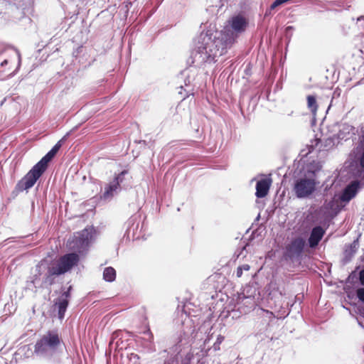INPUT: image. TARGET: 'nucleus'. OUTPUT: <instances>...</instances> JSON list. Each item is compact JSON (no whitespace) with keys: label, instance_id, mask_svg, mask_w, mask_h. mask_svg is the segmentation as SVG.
I'll list each match as a JSON object with an SVG mask.
<instances>
[{"label":"nucleus","instance_id":"f257e3e1","mask_svg":"<svg viewBox=\"0 0 364 364\" xmlns=\"http://www.w3.org/2000/svg\"><path fill=\"white\" fill-rule=\"evenodd\" d=\"M61 147L58 141L16 184V190L22 192L33 187L37 180L48 168V163L53 159Z\"/></svg>","mask_w":364,"mask_h":364},{"label":"nucleus","instance_id":"f03ea898","mask_svg":"<svg viewBox=\"0 0 364 364\" xmlns=\"http://www.w3.org/2000/svg\"><path fill=\"white\" fill-rule=\"evenodd\" d=\"M80 257L77 253H68L61 256L48 268L44 282L48 285L54 283V276H59L69 272L77 264Z\"/></svg>","mask_w":364,"mask_h":364},{"label":"nucleus","instance_id":"7ed1b4c3","mask_svg":"<svg viewBox=\"0 0 364 364\" xmlns=\"http://www.w3.org/2000/svg\"><path fill=\"white\" fill-rule=\"evenodd\" d=\"M63 343V340L57 330H49L36 343L34 351L37 354L53 355Z\"/></svg>","mask_w":364,"mask_h":364},{"label":"nucleus","instance_id":"20e7f679","mask_svg":"<svg viewBox=\"0 0 364 364\" xmlns=\"http://www.w3.org/2000/svg\"><path fill=\"white\" fill-rule=\"evenodd\" d=\"M94 232L92 227H87L74 234L72 239L68 241L70 249L80 253L86 250L90 245Z\"/></svg>","mask_w":364,"mask_h":364},{"label":"nucleus","instance_id":"39448f33","mask_svg":"<svg viewBox=\"0 0 364 364\" xmlns=\"http://www.w3.org/2000/svg\"><path fill=\"white\" fill-rule=\"evenodd\" d=\"M316 188V182L314 178H300L294 185L293 191L299 198H308L314 193Z\"/></svg>","mask_w":364,"mask_h":364},{"label":"nucleus","instance_id":"423d86ee","mask_svg":"<svg viewBox=\"0 0 364 364\" xmlns=\"http://www.w3.org/2000/svg\"><path fill=\"white\" fill-rule=\"evenodd\" d=\"M128 173V171L124 170L119 174L116 175L112 181L105 187V191L102 198L105 200L113 197L114 193L120 188V183L124 180V176Z\"/></svg>","mask_w":364,"mask_h":364},{"label":"nucleus","instance_id":"0eeeda50","mask_svg":"<svg viewBox=\"0 0 364 364\" xmlns=\"http://www.w3.org/2000/svg\"><path fill=\"white\" fill-rule=\"evenodd\" d=\"M360 188V182L358 181H352L343 191L340 196V200L344 203H348L357 194Z\"/></svg>","mask_w":364,"mask_h":364},{"label":"nucleus","instance_id":"6e6552de","mask_svg":"<svg viewBox=\"0 0 364 364\" xmlns=\"http://www.w3.org/2000/svg\"><path fill=\"white\" fill-rule=\"evenodd\" d=\"M305 240L302 237L294 239L287 247V251L290 257L299 256L304 248Z\"/></svg>","mask_w":364,"mask_h":364},{"label":"nucleus","instance_id":"1a4fd4ad","mask_svg":"<svg viewBox=\"0 0 364 364\" xmlns=\"http://www.w3.org/2000/svg\"><path fill=\"white\" fill-rule=\"evenodd\" d=\"M326 233L325 229L321 226H316L312 228L309 237L308 238V243L311 248L317 247L322 240Z\"/></svg>","mask_w":364,"mask_h":364},{"label":"nucleus","instance_id":"9d476101","mask_svg":"<svg viewBox=\"0 0 364 364\" xmlns=\"http://www.w3.org/2000/svg\"><path fill=\"white\" fill-rule=\"evenodd\" d=\"M272 183L271 178H265L258 181L256 184V196L259 198L265 197L269 193Z\"/></svg>","mask_w":364,"mask_h":364},{"label":"nucleus","instance_id":"9b49d317","mask_svg":"<svg viewBox=\"0 0 364 364\" xmlns=\"http://www.w3.org/2000/svg\"><path fill=\"white\" fill-rule=\"evenodd\" d=\"M230 23L233 31L237 33H241L245 31L248 23L244 16L237 15L231 18Z\"/></svg>","mask_w":364,"mask_h":364},{"label":"nucleus","instance_id":"f8f14e48","mask_svg":"<svg viewBox=\"0 0 364 364\" xmlns=\"http://www.w3.org/2000/svg\"><path fill=\"white\" fill-rule=\"evenodd\" d=\"M70 297V291H66L63 293L57 303L58 307V317L62 319L64 317L65 312L68 305V299Z\"/></svg>","mask_w":364,"mask_h":364},{"label":"nucleus","instance_id":"ddd939ff","mask_svg":"<svg viewBox=\"0 0 364 364\" xmlns=\"http://www.w3.org/2000/svg\"><path fill=\"white\" fill-rule=\"evenodd\" d=\"M306 100L308 109L311 111L313 115H316L318 106L315 96L308 95L306 97Z\"/></svg>","mask_w":364,"mask_h":364},{"label":"nucleus","instance_id":"4468645a","mask_svg":"<svg viewBox=\"0 0 364 364\" xmlns=\"http://www.w3.org/2000/svg\"><path fill=\"white\" fill-rule=\"evenodd\" d=\"M103 278L105 281L112 282L116 279V271L112 267H106L103 272Z\"/></svg>","mask_w":364,"mask_h":364},{"label":"nucleus","instance_id":"2eb2a0df","mask_svg":"<svg viewBox=\"0 0 364 364\" xmlns=\"http://www.w3.org/2000/svg\"><path fill=\"white\" fill-rule=\"evenodd\" d=\"M358 247V239L354 240L351 244L346 247L345 250V255L347 257H352L357 251Z\"/></svg>","mask_w":364,"mask_h":364},{"label":"nucleus","instance_id":"dca6fc26","mask_svg":"<svg viewBox=\"0 0 364 364\" xmlns=\"http://www.w3.org/2000/svg\"><path fill=\"white\" fill-rule=\"evenodd\" d=\"M356 296L359 301L364 302V288H358L356 290Z\"/></svg>","mask_w":364,"mask_h":364},{"label":"nucleus","instance_id":"f3484780","mask_svg":"<svg viewBox=\"0 0 364 364\" xmlns=\"http://www.w3.org/2000/svg\"><path fill=\"white\" fill-rule=\"evenodd\" d=\"M359 279L361 284L364 286V269L360 272Z\"/></svg>","mask_w":364,"mask_h":364},{"label":"nucleus","instance_id":"a211bd4d","mask_svg":"<svg viewBox=\"0 0 364 364\" xmlns=\"http://www.w3.org/2000/svg\"><path fill=\"white\" fill-rule=\"evenodd\" d=\"M359 162H360V166L363 168H364V150H363V152L362 153V154L360 156Z\"/></svg>","mask_w":364,"mask_h":364},{"label":"nucleus","instance_id":"6ab92c4d","mask_svg":"<svg viewBox=\"0 0 364 364\" xmlns=\"http://www.w3.org/2000/svg\"><path fill=\"white\" fill-rule=\"evenodd\" d=\"M242 272H243V270L242 269V268L239 266L237 268V271H236V275L237 277H241L242 275Z\"/></svg>","mask_w":364,"mask_h":364},{"label":"nucleus","instance_id":"aec40b11","mask_svg":"<svg viewBox=\"0 0 364 364\" xmlns=\"http://www.w3.org/2000/svg\"><path fill=\"white\" fill-rule=\"evenodd\" d=\"M240 267L242 268V270H245V271H249L250 269V266L247 264H242Z\"/></svg>","mask_w":364,"mask_h":364},{"label":"nucleus","instance_id":"412c9836","mask_svg":"<svg viewBox=\"0 0 364 364\" xmlns=\"http://www.w3.org/2000/svg\"><path fill=\"white\" fill-rule=\"evenodd\" d=\"M8 63H9L8 60H4V61L1 62V65L3 67V66L6 65Z\"/></svg>","mask_w":364,"mask_h":364},{"label":"nucleus","instance_id":"4be33fe9","mask_svg":"<svg viewBox=\"0 0 364 364\" xmlns=\"http://www.w3.org/2000/svg\"><path fill=\"white\" fill-rule=\"evenodd\" d=\"M35 277H36L35 279L32 281V283H33V284L35 283V280H36V279H37V277H38V276L36 275Z\"/></svg>","mask_w":364,"mask_h":364}]
</instances>
